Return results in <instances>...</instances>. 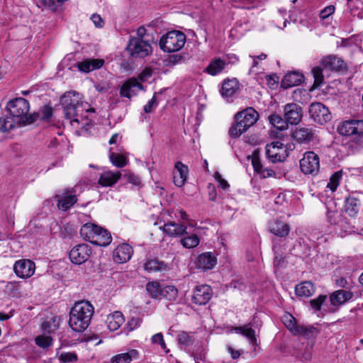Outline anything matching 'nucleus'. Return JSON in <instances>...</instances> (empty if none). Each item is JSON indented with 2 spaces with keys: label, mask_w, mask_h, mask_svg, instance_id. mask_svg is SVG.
Instances as JSON below:
<instances>
[{
  "label": "nucleus",
  "mask_w": 363,
  "mask_h": 363,
  "mask_svg": "<svg viewBox=\"0 0 363 363\" xmlns=\"http://www.w3.org/2000/svg\"><path fill=\"white\" fill-rule=\"evenodd\" d=\"M342 174L339 172H335L330 177V181L327 184V187L329 188L333 192H334L337 189Z\"/></svg>",
  "instance_id": "51"
},
{
  "label": "nucleus",
  "mask_w": 363,
  "mask_h": 363,
  "mask_svg": "<svg viewBox=\"0 0 363 363\" xmlns=\"http://www.w3.org/2000/svg\"><path fill=\"white\" fill-rule=\"evenodd\" d=\"M121 177L122 174L118 171L107 170L100 174L98 183L103 187L112 186L117 183Z\"/></svg>",
  "instance_id": "20"
},
{
  "label": "nucleus",
  "mask_w": 363,
  "mask_h": 363,
  "mask_svg": "<svg viewBox=\"0 0 363 363\" xmlns=\"http://www.w3.org/2000/svg\"><path fill=\"white\" fill-rule=\"evenodd\" d=\"M269 121L272 126L280 130H286L289 127L286 118H282L280 116L277 114L271 115L269 117Z\"/></svg>",
  "instance_id": "41"
},
{
  "label": "nucleus",
  "mask_w": 363,
  "mask_h": 363,
  "mask_svg": "<svg viewBox=\"0 0 363 363\" xmlns=\"http://www.w3.org/2000/svg\"><path fill=\"white\" fill-rule=\"evenodd\" d=\"M328 221L331 225L338 226L344 232L350 231L352 226L342 213L336 209H328L327 212Z\"/></svg>",
  "instance_id": "14"
},
{
  "label": "nucleus",
  "mask_w": 363,
  "mask_h": 363,
  "mask_svg": "<svg viewBox=\"0 0 363 363\" xmlns=\"http://www.w3.org/2000/svg\"><path fill=\"white\" fill-rule=\"evenodd\" d=\"M326 298L325 295H320L317 298L311 300L310 304L313 309L319 311L321 305L326 300Z\"/></svg>",
  "instance_id": "56"
},
{
  "label": "nucleus",
  "mask_w": 363,
  "mask_h": 363,
  "mask_svg": "<svg viewBox=\"0 0 363 363\" xmlns=\"http://www.w3.org/2000/svg\"><path fill=\"white\" fill-rule=\"evenodd\" d=\"M186 35L179 30H171L164 34L160 39V49L166 52L180 50L186 43Z\"/></svg>",
  "instance_id": "5"
},
{
  "label": "nucleus",
  "mask_w": 363,
  "mask_h": 363,
  "mask_svg": "<svg viewBox=\"0 0 363 363\" xmlns=\"http://www.w3.org/2000/svg\"><path fill=\"white\" fill-rule=\"evenodd\" d=\"M284 254H274V266L275 267H281L284 262Z\"/></svg>",
  "instance_id": "63"
},
{
  "label": "nucleus",
  "mask_w": 363,
  "mask_h": 363,
  "mask_svg": "<svg viewBox=\"0 0 363 363\" xmlns=\"http://www.w3.org/2000/svg\"><path fill=\"white\" fill-rule=\"evenodd\" d=\"M94 313V306L86 301L77 302L69 312V325L75 332L84 331Z\"/></svg>",
  "instance_id": "2"
},
{
  "label": "nucleus",
  "mask_w": 363,
  "mask_h": 363,
  "mask_svg": "<svg viewBox=\"0 0 363 363\" xmlns=\"http://www.w3.org/2000/svg\"><path fill=\"white\" fill-rule=\"evenodd\" d=\"M123 177L125 178L128 182L135 185H138L140 182V178L130 172H125L123 174Z\"/></svg>",
  "instance_id": "60"
},
{
  "label": "nucleus",
  "mask_w": 363,
  "mask_h": 363,
  "mask_svg": "<svg viewBox=\"0 0 363 363\" xmlns=\"http://www.w3.org/2000/svg\"><path fill=\"white\" fill-rule=\"evenodd\" d=\"M57 206L59 209L67 211L77 201L76 194L73 191H65L57 196Z\"/></svg>",
  "instance_id": "18"
},
{
  "label": "nucleus",
  "mask_w": 363,
  "mask_h": 363,
  "mask_svg": "<svg viewBox=\"0 0 363 363\" xmlns=\"http://www.w3.org/2000/svg\"><path fill=\"white\" fill-rule=\"evenodd\" d=\"M337 131L342 135H353L354 134V123L353 120L345 121L339 124Z\"/></svg>",
  "instance_id": "44"
},
{
  "label": "nucleus",
  "mask_w": 363,
  "mask_h": 363,
  "mask_svg": "<svg viewBox=\"0 0 363 363\" xmlns=\"http://www.w3.org/2000/svg\"><path fill=\"white\" fill-rule=\"evenodd\" d=\"M303 79V76L302 74L298 72H292L286 74L282 81H281V86L284 89H287L289 87H292L294 86H297L301 83Z\"/></svg>",
  "instance_id": "30"
},
{
  "label": "nucleus",
  "mask_w": 363,
  "mask_h": 363,
  "mask_svg": "<svg viewBox=\"0 0 363 363\" xmlns=\"http://www.w3.org/2000/svg\"><path fill=\"white\" fill-rule=\"evenodd\" d=\"M59 359L62 362H72L77 360V356L74 352H62L60 355Z\"/></svg>",
  "instance_id": "54"
},
{
  "label": "nucleus",
  "mask_w": 363,
  "mask_h": 363,
  "mask_svg": "<svg viewBox=\"0 0 363 363\" xmlns=\"http://www.w3.org/2000/svg\"><path fill=\"white\" fill-rule=\"evenodd\" d=\"M354 123V134L363 135V120H353Z\"/></svg>",
  "instance_id": "62"
},
{
  "label": "nucleus",
  "mask_w": 363,
  "mask_h": 363,
  "mask_svg": "<svg viewBox=\"0 0 363 363\" xmlns=\"http://www.w3.org/2000/svg\"><path fill=\"white\" fill-rule=\"evenodd\" d=\"M91 19L97 28H102L104 26V21L99 15L93 14Z\"/></svg>",
  "instance_id": "64"
},
{
  "label": "nucleus",
  "mask_w": 363,
  "mask_h": 363,
  "mask_svg": "<svg viewBox=\"0 0 363 363\" xmlns=\"http://www.w3.org/2000/svg\"><path fill=\"white\" fill-rule=\"evenodd\" d=\"M143 89V86L138 82V79L132 77L125 81L121 86L120 96L130 99Z\"/></svg>",
  "instance_id": "13"
},
{
  "label": "nucleus",
  "mask_w": 363,
  "mask_h": 363,
  "mask_svg": "<svg viewBox=\"0 0 363 363\" xmlns=\"http://www.w3.org/2000/svg\"><path fill=\"white\" fill-rule=\"evenodd\" d=\"M212 296V289L208 285L197 286L192 296V301L197 305L206 304Z\"/></svg>",
  "instance_id": "15"
},
{
  "label": "nucleus",
  "mask_w": 363,
  "mask_h": 363,
  "mask_svg": "<svg viewBox=\"0 0 363 363\" xmlns=\"http://www.w3.org/2000/svg\"><path fill=\"white\" fill-rule=\"evenodd\" d=\"M312 74L314 78V84L316 86H320L324 79L323 69L320 67H315L312 69Z\"/></svg>",
  "instance_id": "52"
},
{
  "label": "nucleus",
  "mask_w": 363,
  "mask_h": 363,
  "mask_svg": "<svg viewBox=\"0 0 363 363\" xmlns=\"http://www.w3.org/2000/svg\"><path fill=\"white\" fill-rule=\"evenodd\" d=\"M177 341L182 347L186 348L193 344L194 341V335L191 333L181 331L177 335Z\"/></svg>",
  "instance_id": "43"
},
{
  "label": "nucleus",
  "mask_w": 363,
  "mask_h": 363,
  "mask_svg": "<svg viewBox=\"0 0 363 363\" xmlns=\"http://www.w3.org/2000/svg\"><path fill=\"white\" fill-rule=\"evenodd\" d=\"M258 118L259 113L253 108L238 113L235 116V123L230 127L229 135L233 138L240 137L257 122Z\"/></svg>",
  "instance_id": "4"
},
{
  "label": "nucleus",
  "mask_w": 363,
  "mask_h": 363,
  "mask_svg": "<svg viewBox=\"0 0 363 363\" xmlns=\"http://www.w3.org/2000/svg\"><path fill=\"white\" fill-rule=\"evenodd\" d=\"M23 126L9 113L0 117V132H9L14 128Z\"/></svg>",
  "instance_id": "23"
},
{
  "label": "nucleus",
  "mask_w": 363,
  "mask_h": 363,
  "mask_svg": "<svg viewBox=\"0 0 363 363\" xmlns=\"http://www.w3.org/2000/svg\"><path fill=\"white\" fill-rule=\"evenodd\" d=\"M226 63L220 58L213 60L208 67L205 69V72L212 76L220 74L225 67Z\"/></svg>",
  "instance_id": "36"
},
{
  "label": "nucleus",
  "mask_w": 363,
  "mask_h": 363,
  "mask_svg": "<svg viewBox=\"0 0 363 363\" xmlns=\"http://www.w3.org/2000/svg\"><path fill=\"white\" fill-rule=\"evenodd\" d=\"M266 155L272 162H282L288 156L286 147L279 141H274L267 145Z\"/></svg>",
  "instance_id": "8"
},
{
  "label": "nucleus",
  "mask_w": 363,
  "mask_h": 363,
  "mask_svg": "<svg viewBox=\"0 0 363 363\" xmlns=\"http://www.w3.org/2000/svg\"><path fill=\"white\" fill-rule=\"evenodd\" d=\"M133 255V249L128 244H122L113 251V259L117 263H124L128 261Z\"/></svg>",
  "instance_id": "21"
},
{
  "label": "nucleus",
  "mask_w": 363,
  "mask_h": 363,
  "mask_svg": "<svg viewBox=\"0 0 363 363\" xmlns=\"http://www.w3.org/2000/svg\"><path fill=\"white\" fill-rule=\"evenodd\" d=\"M152 75V70L149 67L145 68L138 75V79L141 82H147Z\"/></svg>",
  "instance_id": "58"
},
{
  "label": "nucleus",
  "mask_w": 363,
  "mask_h": 363,
  "mask_svg": "<svg viewBox=\"0 0 363 363\" xmlns=\"http://www.w3.org/2000/svg\"><path fill=\"white\" fill-rule=\"evenodd\" d=\"M109 159L111 163L118 168L123 167L128 164V160L125 157L118 153L111 152L109 154Z\"/></svg>",
  "instance_id": "47"
},
{
  "label": "nucleus",
  "mask_w": 363,
  "mask_h": 363,
  "mask_svg": "<svg viewBox=\"0 0 363 363\" xmlns=\"http://www.w3.org/2000/svg\"><path fill=\"white\" fill-rule=\"evenodd\" d=\"M352 296V293L350 291L337 290L330 295V301L333 306H339L350 300Z\"/></svg>",
  "instance_id": "25"
},
{
  "label": "nucleus",
  "mask_w": 363,
  "mask_h": 363,
  "mask_svg": "<svg viewBox=\"0 0 363 363\" xmlns=\"http://www.w3.org/2000/svg\"><path fill=\"white\" fill-rule=\"evenodd\" d=\"M233 6L242 9H252L259 6L263 0H232Z\"/></svg>",
  "instance_id": "46"
},
{
  "label": "nucleus",
  "mask_w": 363,
  "mask_h": 363,
  "mask_svg": "<svg viewBox=\"0 0 363 363\" xmlns=\"http://www.w3.org/2000/svg\"><path fill=\"white\" fill-rule=\"evenodd\" d=\"M64 113L74 128L87 130L92 125V115L94 109L89 108L87 103L80 100L79 94L76 91H68L61 98Z\"/></svg>",
  "instance_id": "1"
},
{
  "label": "nucleus",
  "mask_w": 363,
  "mask_h": 363,
  "mask_svg": "<svg viewBox=\"0 0 363 363\" xmlns=\"http://www.w3.org/2000/svg\"><path fill=\"white\" fill-rule=\"evenodd\" d=\"M160 229L164 233L171 237H179L187 234V227L184 224H179L175 222H169L164 224Z\"/></svg>",
  "instance_id": "19"
},
{
  "label": "nucleus",
  "mask_w": 363,
  "mask_h": 363,
  "mask_svg": "<svg viewBox=\"0 0 363 363\" xmlns=\"http://www.w3.org/2000/svg\"><path fill=\"white\" fill-rule=\"evenodd\" d=\"M217 264V258L213 252H203L198 256L196 267L203 271L213 269Z\"/></svg>",
  "instance_id": "16"
},
{
  "label": "nucleus",
  "mask_w": 363,
  "mask_h": 363,
  "mask_svg": "<svg viewBox=\"0 0 363 363\" xmlns=\"http://www.w3.org/2000/svg\"><path fill=\"white\" fill-rule=\"evenodd\" d=\"M214 178L218 182L219 186L223 189V190H225L229 188L230 185L228 184V182L225 181L220 174L218 172H215L214 174Z\"/></svg>",
  "instance_id": "61"
},
{
  "label": "nucleus",
  "mask_w": 363,
  "mask_h": 363,
  "mask_svg": "<svg viewBox=\"0 0 363 363\" xmlns=\"http://www.w3.org/2000/svg\"><path fill=\"white\" fill-rule=\"evenodd\" d=\"M269 230L272 234L279 237L278 238H284L289 235L290 227L282 221L276 220L270 224Z\"/></svg>",
  "instance_id": "27"
},
{
  "label": "nucleus",
  "mask_w": 363,
  "mask_h": 363,
  "mask_svg": "<svg viewBox=\"0 0 363 363\" xmlns=\"http://www.w3.org/2000/svg\"><path fill=\"white\" fill-rule=\"evenodd\" d=\"M322 65L330 70L338 71L345 67L344 61L336 56H327L322 59Z\"/></svg>",
  "instance_id": "29"
},
{
  "label": "nucleus",
  "mask_w": 363,
  "mask_h": 363,
  "mask_svg": "<svg viewBox=\"0 0 363 363\" xmlns=\"http://www.w3.org/2000/svg\"><path fill=\"white\" fill-rule=\"evenodd\" d=\"M91 248L87 244H79L74 247L69 253L70 261L74 264H82L89 259Z\"/></svg>",
  "instance_id": "10"
},
{
  "label": "nucleus",
  "mask_w": 363,
  "mask_h": 363,
  "mask_svg": "<svg viewBox=\"0 0 363 363\" xmlns=\"http://www.w3.org/2000/svg\"><path fill=\"white\" fill-rule=\"evenodd\" d=\"M283 322L286 327L292 333H295L296 331V328L299 326L296 323V319L291 314H286L283 317Z\"/></svg>",
  "instance_id": "49"
},
{
  "label": "nucleus",
  "mask_w": 363,
  "mask_h": 363,
  "mask_svg": "<svg viewBox=\"0 0 363 363\" xmlns=\"http://www.w3.org/2000/svg\"><path fill=\"white\" fill-rule=\"evenodd\" d=\"M35 344L42 347L46 348L52 345V339L50 336L42 335H38L35 339Z\"/></svg>",
  "instance_id": "50"
},
{
  "label": "nucleus",
  "mask_w": 363,
  "mask_h": 363,
  "mask_svg": "<svg viewBox=\"0 0 363 363\" xmlns=\"http://www.w3.org/2000/svg\"><path fill=\"white\" fill-rule=\"evenodd\" d=\"M162 288L156 281H150L146 284V290L149 296L152 298H161Z\"/></svg>",
  "instance_id": "39"
},
{
  "label": "nucleus",
  "mask_w": 363,
  "mask_h": 363,
  "mask_svg": "<svg viewBox=\"0 0 363 363\" xmlns=\"http://www.w3.org/2000/svg\"><path fill=\"white\" fill-rule=\"evenodd\" d=\"M35 113L38 114V118L48 120L52 115V109L50 106H45L40 112Z\"/></svg>",
  "instance_id": "55"
},
{
  "label": "nucleus",
  "mask_w": 363,
  "mask_h": 363,
  "mask_svg": "<svg viewBox=\"0 0 363 363\" xmlns=\"http://www.w3.org/2000/svg\"><path fill=\"white\" fill-rule=\"evenodd\" d=\"M315 291L313 284L311 281H303L296 286L295 291L298 296L310 297Z\"/></svg>",
  "instance_id": "34"
},
{
  "label": "nucleus",
  "mask_w": 363,
  "mask_h": 363,
  "mask_svg": "<svg viewBox=\"0 0 363 363\" xmlns=\"http://www.w3.org/2000/svg\"><path fill=\"white\" fill-rule=\"evenodd\" d=\"M313 131L312 128L307 127L297 128L292 133L293 138L300 142H308L312 140Z\"/></svg>",
  "instance_id": "33"
},
{
  "label": "nucleus",
  "mask_w": 363,
  "mask_h": 363,
  "mask_svg": "<svg viewBox=\"0 0 363 363\" xmlns=\"http://www.w3.org/2000/svg\"><path fill=\"white\" fill-rule=\"evenodd\" d=\"M13 269L19 278L28 279L35 273V264L30 259H22L15 262Z\"/></svg>",
  "instance_id": "11"
},
{
  "label": "nucleus",
  "mask_w": 363,
  "mask_h": 363,
  "mask_svg": "<svg viewBox=\"0 0 363 363\" xmlns=\"http://www.w3.org/2000/svg\"><path fill=\"white\" fill-rule=\"evenodd\" d=\"M294 335H301L309 339L317 335V330L311 325H299Z\"/></svg>",
  "instance_id": "42"
},
{
  "label": "nucleus",
  "mask_w": 363,
  "mask_h": 363,
  "mask_svg": "<svg viewBox=\"0 0 363 363\" xmlns=\"http://www.w3.org/2000/svg\"><path fill=\"white\" fill-rule=\"evenodd\" d=\"M238 89V82L235 79L225 80L222 84L220 94L227 100L231 99Z\"/></svg>",
  "instance_id": "26"
},
{
  "label": "nucleus",
  "mask_w": 363,
  "mask_h": 363,
  "mask_svg": "<svg viewBox=\"0 0 363 363\" xmlns=\"http://www.w3.org/2000/svg\"><path fill=\"white\" fill-rule=\"evenodd\" d=\"M151 341L153 344H159L162 349L164 350L166 352H169V350H167V345L164 340L163 335L161 333H158L154 335L151 337Z\"/></svg>",
  "instance_id": "53"
},
{
  "label": "nucleus",
  "mask_w": 363,
  "mask_h": 363,
  "mask_svg": "<svg viewBox=\"0 0 363 363\" xmlns=\"http://www.w3.org/2000/svg\"><path fill=\"white\" fill-rule=\"evenodd\" d=\"M200 242L199 236L196 234L188 235L181 239V245L186 249H193L196 247Z\"/></svg>",
  "instance_id": "40"
},
{
  "label": "nucleus",
  "mask_w": 363,
  "mask_h": 363,
  "mask_svg": "<svg viewBox=\"0 0 363 363\" xmlns=\"http://www.w3.org/2000/svg\"><path fill=\"white\" fill-rule=\"evenodd\" d=\"M143 268L147 272H164L170 269V267L167 263L157 259L147 260L144 263Z\"/></svg>",
  "instance_id": "22"
},
{
  "label": "nucleus",
  "mask_w": 363,
  "mask_h": 363,
  "mask_svg": "<svg viewBox=\"0 0 363 363\" xmlns=\"http://www.w3.org/2000/svg\"><path fill=\"white\" fill-rule=\"evenodd\" d=\"M252 164L255 171L257 173L262 169V166L257 152H254L252 155Z\"/></svg>",
  "instance_id": "57"
},
{
  "label": "nucleus",
  "mask_w": 363,
  "mask_h": 363,
  "mask_svg": "<svg viewBox=\"0 0 363 363\" xmlns=\"http://www.w3.org/2000/svg\"><path fill=\"white\" fill-rule=\"evenodd\" d=\"M273 242V251L274 254H284L286 250V240L285 238H274L272 239Z\"/></svg>",
  "instance_id": "48"
},
{
  "label": "nucleus",
  "mask_w": 363,
  "mask_h": 363,
  "mask_svg": "<svg viewBox=\"0 0 363 363\" xmlns=\"http://www.w3.org/2000/svg\"><path fill=\"white\" fill-rule=\"evenodd\" d=\"M99 228V226L95 224L91 223H85L80 229V235L84 240L92 243Z\"/></svg>",
  "instance_id": "32"
},
{
  "label": "nucleus",
  "mask_w": 363,
  "mask_h": 363,
  "mask_svg": "<svg viewBox=\"0 0 363 363\" xmlns=\"http://www.w3.org/2000/svg\"><path fill=\"white\" fill-rule=\"evenodd\" d=\"M178 296L177 289L172 285L165 286L162 288L161 298L163 297L169 301H176Z\"/></svg>",
  "instance_id": "45"
},
{
  "label": "nucleus",
  "mask_w": 363,
  "mask_h": 363,
  "mask_svg": "<svg viewBox=\"0 0 363 363\" xmlns=\"http://www.w3.org/2000/svg\"><path fill=\"white\" fill-rule=\"evenodd\" d=\"M284 115L288 124L297 125L302 119V108L295 103L287 104L284 107Z\"/></svg>",
  "instance_id": "12"
},
{
  "label": "nucleus",
  "mask_w": 363,
  "mask_h": 363,
  "mask_svg": "<svg viewBox=\"0 0 363 363\" xmlns=\"http://www.w3.org/2000/svg\"><path fill=\"white\" fill-rule=\"evenodd\" d=\"M126 49L133 58H144L152 53V47L147 38H130Z\"/></svg>",
  "instance_id": "6"
},
{
  "label": "nucleus",
  "mask_w": 363,
  "mask_h": 363,
  "mask_svg": "<svg viewBox=\"0 0 363 363\" xmlns=\"http://www.w3.org/2000/svg\"><path fill=\"white\" fill-rule=\"evenodd\" d=\"M9 113L23 126L32 124L38 119V114H28L30 106L28 101L23 98H16L11 100L7 106Z\"/></svg>",
  "instance_id": "3"
},
{
  "label": "nucleus",
  "mask_w": 363,
  "mask_h": 363,
  "mask_svg": "<svg viewBox=\"0 0 363 363\" xmlns=\"http://www.w3.org/2000/svg\"><path fill=\"white\" fill-rule=\"evenodd\" d=\"M235 331L236 333H240L242 335L245 336L250 341V343L253 346L257 345V338L255 337V331L248 327L247 325H245L243 327H236L235 328Z\"/></svg>",
  "instance_id": "38"
},
{
  "label": "nucleus",
  "mask_w": 363,
  "mask_h": 363,
  "mask_svg": "<svg viewBox=\"0 0 363 363\" xmlns=\"http://www.w3.org/2000/svg\"><path fill=\"white\" fill-rule=\"evenodd\" d=\"M360 201L355 197L350 196L345 201V212L350 216L354 217L359 212Z\"/></svg>",
  "instance_id": "35"
},
{
  "label": "nucleus",
  "mask_w": 363,
  "mask_h": 363,
  "mask_svg": "<svg viewBox=\"0 0 363 363\" xmlns=\"http://www.w3.org/2000/svg\"><path fill=\"white\" fill-rule=\"evenodd\" d=\"M138 352L136 350H130L128 352L116 354L111 357V363H130L133 359H137Z\"/></svg>",
  "instance_id": "37"
},
{
  "label": "nucleus",
  "mask_w": 363,
  "mask_h": 363,
  "mask_svg": "<svg viewBox=\"0 0 363 363\" xmlns=\"http://www.w3.org/2000/svg\"><path fill=\"white\" fill-rule=\"evenodd\" d=\"M125 318L120 311H115L109 314L106 320L108 328L111 331H116L124 323Z\"/></svg>",
  "instance_id": "24"
},
{
  "label": "nucleus",
  "mask_w": 363,
  "mask_h": 363,
  "mask_svg": "<svg viewBox=\"0 0 363 363\" xmlns=\"http://www.w3.org/2000/svg\"><path fill=\"white\" fill-rule=\"evenodd\" d=\"M189 173V168L181 162H177L174 165L173 179L174 184L178 187L184 185Z\"/></svg>",
  "instance_id": "17"
},
{
  "label": "nucleus",
  "mask_w": 363,
  "mask_h": 363,
  "mask_svg": "<svg viewBox=\"0 0 363 363\" xmlns=\"http://www.w3.org/2000/svg\"><path fill=\"white\" fill-rule=\"evenodd\" d=\"M111 241L112 237L111 233L106 229L99 227L92 243L99 246L105 247L108 245Z\"/></svg>",
  "instance_id": "31"
},
{
  "label": "nucleus",
  "mask_w": 363,
  "mask_h": 363,
  "mask_svg": "<svg viewBox=\"0 0 363 363\" xmlns=\"http://www.w3.org/2000/svg\"><path fill=\"white\" fill-rule=\"evenodd\" d=\"M300 168L305 174H317L320 168L318 155L313 151L305 152L300 160Z\"/></svg>",
  "instance_id": "7"
},
{
  "label": "nucleus",
  "mask_w": 363,
  "mask_h": 363,
  "mask_svg": "<svg viewBox=\"0 0 363 363\" xmlns=\"http://www.w3.org/2000/svg\"><path fill=\"white\" fill-rule=\"evenodd\" d=\"M309 114L315 122L320 124L327 123L332 118L328 108L320 102L312 103L310 105Z\"/></svg>",
  "instance_id": "9"
},
{
  "label": "nucleus",
  "mask_w": 363,
  "mask_h": 363,
  "mask_svg": "<svg viewBox=\"0 0 363 363\" xmlns=\"http://www.w3.org/2000/svg\"><path fill=\"white\" fill-rule=\"evenodd\" d=\"M157 106L156 94H155L152 98L147 102L144 106V111L147 113L152 112V109Z\"/></svg>",
  "instance_id": "59"
},
{
  "label": "nucleus",
  "mask_w": 363,
  "mask_h": 363,
  "mask_svg": "<svg viewBox=\"0 0 363 363\" xmlns=\"http://www.w3.org/2000/svg\"><path fill=\"white\" fill-rule=\"evenodd\" d=\"M104 64L101 59H87L78 63V69L83 72H89L94 69L101 68Z\"/></svg>",
  "instance_id": "28"
}]
</instances>
